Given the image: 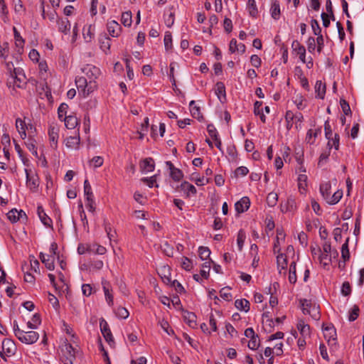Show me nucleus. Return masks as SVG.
Returning <instances> with one entry per match:
<instances>
[{
    "label": "nucleus",
    "instance_id": "f257e3e1",
    "mask_svg": "<svg viewBox=\"0 0 364 364\" xmlns=\"http://www.w3.org/2000/svg\"><path fill=\"white\" fill-rule=\"evenodd\" d=\"M75 84L78 90L79 94L86 97L93 92L96 85L93 82H87V79L85 77H78L75 78Z\"/></svg>",
    "mask_w": 364,
    "mask_h": 364
},
{
    "label": "nucleus",
    "instance_id": "f03ea898",
    "mask_svg": "<svg viewBox=\"0 0 364 364\" xmlns=\"http://www.w3.org/2000/svg\"><path fill=\"white\" fill-rule=\"evenodd\" d=\"M102 287L105 294V299L106 303L109 307H113L114 306V294H113V289L109 282L106 279L102 280Z\"/></svg>",
    "mask_w": 364,
    "mask_h": 364
},
{
    "label": "nucleus",
    "instance_id": "7ed1b4c3",
    "mask_svg": "<svg viewBox=\"0 0 364 364\" xmlns=\"http://www.w3.org/2000/svg\"><path fill=\"white\" fill-rule=\"evenodd\" d=\"M18 333H20V335H18L17 338L21 342L28 345L36 343L39 338L38 333L33 331L19 332Z\"/></svg>",
    "mask_w": 364,
    "mask_h": 364
},
{
    "label": "nucleus",
    "instance_id": "20e7f679",
    "mask_svg": "<svg viewBox=\"0 0 364 364\" xmlns=\"http://www.w3.org/2000/svg\"><path fill=\"white\" fill-rule=\"evenodd\" d=\"M82 72L87 77L90 82L95 83V80L100 75V70L92 65H86L81 68Z\"/></svg>",
    "mask_w": 364,
    "mask_h": 364
},
{
    "label": "nucleus",
    "instance_id": "39448f33",
    "mask_svg": "<svg viewBox=\"0 0 364 364\" xmlns=\"http://www.w3.org/2000/svg\"><path fill=\"white\" fill-rule=\"evenodd\" d=\"M26 177V185L33 191H36L38 186V177L30 168L25 169Z\"/></svg>",
    "mask_w": 364,
    "mask_h": 364
},
{
    "label": "nucleus",
    "instance_id": "423d86ee",
    "mask_svg": "<svg viewBox=\"0 0 364 364\" xmlns=\"http://www.w3.org/2000/svg\"><path fill=\"white\" fill-rule=\"evenodd\" d=\"M323 332L325 338L328 344L333 345L336 340V331L332 324H328L323 326Z\"/></svg>",
    "mask_w": 364,
    "mask_h": 364
},
{
    "label": "nucleus",
    "instance_id": "0eeeda50",
    "mask_svg": "<svg viewBox=\"0 0 364 364\" xmlns=\"http://www.w3.org/2000/svg\"><path fill=\"white\" fill-rule=\"evenodd\" d=\"M107 28L109 34L114 38L118 37L122 32L121 26L114 20L107 22Z\"/></svg>",
    "mask_w": 364,
    "mask_h": 364
},
{
    "label": "nucleus",
    "instance_id": "6e6552de",
    "mask_svg": "<svg viewBox=\"0 0 364 364\" xmlns=\"http://www.w3.org/2000/svg\"><path fill=\"white\" fill-rule=\"evenodd\" d=\"M2 349L7 356H11L15 354L16 347L12 340L6 338L2 341Z\"/></svg>",
    "mask_w": 364,
    "mask_h": 364
},
{
    "label": "nucleus",
    "instance_id": "1a4fd4ad",
    "mask_svg": "<svg viewBox=\"0 0 364 364\" xmlns=\"http://www.w3.org/2000/svg\"><path fill=\"white\" fill-rule=\"evenodd\" d=\"M80 142L79 132H76L75 134L67 137L65 139V146L68 149H77Z\"/></svg>",
    "mask_w": 364,
    "mask_h": 364
},
{
    "label": "nucleus",
    "instance_id": "9d476101",
    "mask_svg": "<svg viewBox=\"0 0 364 364\" xmlns=\"http://www.w3.org/2000/svg\"><path fill=\"white\" fill-rule=\"evenodd\" d=\"M155 163L152 158H146L140 163V168L143 173L151 172L154 170Z\"/></svg>",
    "mask_w": 364,
    "mask_h": 364
},
{
    "label": "nucleus",
    "instance_id": "9b49d317",
    "mask_svg": "<svg viewBox=\"0 0 364 364\" xmlns=\"http://www.w3.org/2000/svg\"><path fill=\"white\" fill-rule=\"evenodd\" d=\"M166 164L170 171V176L172 179L175 181H179L183 176V172L176 168L171 161H166Z\"/></svg>",
    "mask_w": 364,
    "mask_h": 364
},
{
    "label": "nucleus",
    "instance_id": "f8f14e48",
    "mask_svg": "<svg viewBox=\"0 0 364 364\" xmlns=\"http://www.w3.org/2000/svg\"><path fill=\"white\" fill-rule=\"evenodd\" d=\"M58 31L67 35L70 33L71 24L68 18H58L57 21Z\"/></svg>",
    "mask_w": 364,
    "mask_h": 364
},
{
    "label": "nucleus",
    "instance_id": "ddd939ff",
    "mask_svg": "<svg viewBox=\"0 0 364 364\" xmlns=\"http://www.w3.org/2000/svg\"><path fill=\"white\" fill-rule=\"evenodd\" d=\"M14 77V85L17 87H21V83L25 82L26 76L20 68H14V73L11 75Z\"/></svg>",
    "mask_w": 364,
    "mask_h": 364
},
{
    "label": "nucleus",
    "instance_id": "4468645a",
    "mask_svg": "<svg viewBox=\"0 0 364 364\" xmlns=\"http://www.w3.org/2000/svg\"><path fill=\"white\" fill-rule=\"evenodd\" d=\"M100 327L101 332L106 339L107 341L109 342L112 341V335L109 329V325L104 318H101L100 321Z\"/></svg>",
    "mask_w": 364,
    "mask_h": 364
},
{
    "label": "nucleus",
    "instance_id": "2eb2a0df",
    "mask_svg": "<svg viewBox=\"0 0 364 364\" xmlns=\"http://www.w3.org/2000/svg\"><path fill=\"white\" fill-rule=\"evenodd\" d=\"M58 129L55 127H50L48 130V136L50 146L56 149L58 147Z\"/></svg>",
    "mask_w": 364,
    "mask_h": 364
},
{
    "label": "nucleus",
    "instance_id": "dca6fc26",
    "mask_svg": "<svg viewBox=\"0 0 364 364\" xmlns=\"http://www.w3.org/2000/svg\"><path fill=\"white\" fill-rule=\"evenodd\" d=\"M250 199L247 197H242L235 204V210L239 213H244L250 208Z\"/></svg>",
    "mask_w": 364,
    "mask_h": 364
},
{
    "label": "nucleus",
    "instance_id": "f3484780",
    "mask_svg": "<svg viewBox=\"0 0 364 364\" xmlns=\"http://www.w3.org/2000/svg\"><path fill=\"white\" fill-rule=\"evenodd\" d=\"M321 128H318L316 129H309L306 135L305 141L309 144H314L315 143L316 139L319 134H321Z\"/></svg>",
    "mask_w": 364,
    "mask_h": 364
},
{
    "label": "nucleus",
    "instance_id": "a211bd4d",
    "mask_svg": "<svg viewBox=\"0 0 364 364\" xmlns=\"http://www.w3.org/2000/svg\"><path fill=\"white\" fill-rule=\"evenodd\" d=\"M40 259L41 262L45 264L46 268L49 270H53L55 268L54 265V257L53 255L40 253Z\"/></svg>",
    "mask_w": 364,
    "mask_h": 364
},
{
    "label": "nucleus",
    "instance_id": "6ab92c4d",
    "mask_svg": "<svg viewBox=\"0 0 364 364\" xmlns=\"http://www.w3.org/2000/svg\"><path fill=\"white\" fill-rule=\"evenodd\" d=\"M37 213L38 215L43 223V224L46 227H50L52 224L51 219L46 215L44 211L43 208L41 205H38L37 208Z\"/></svg>",
    "mask_w": 364,
    "mask_h": 364
},
{
    "label": "nucleus",
    "instance_id": "aec40b11",
    "mask_svg": "<svg viewBox=\"0 0 364 364\" xmlns=\"http://www.w3.org/2000/svg\"><path fill=\"white\" fill-rule=\"evenodd\" d=\"M14 39H15V45L18 48V52L21 53V50L23 48V46L25 43L24 39L21 37L20 33L17 31L16 27L13 28Z\"/></svg>",
    "mask_w": 364,
    "mask_h": 364
},
{
    "label": "nucleus",
    "instance_id": "412c9836",
    "mask_svg": "<svg viewBox=\"0 0 364 364\" xmlns=\"http://www.w3.org/2000/svg\"><path fill=\"white\" fill-rule=\"evenodd\" d=\"M195 104L196 102L194 100L191 101L189 103L191 113L194 118L201 121L203 119V117L200 112V107L196 106Z\"/></svg>",
    "mask_w": 364,
    "mask_h": 364
},
{
    "label": "nucleus",
    "instance_id": "4be33fe9",
    "mask_svg": "<svg viewBox=\"0 0 364 364\" xmlns=\"http://www.w3.org/2000/svg\"><path fill=\"white\" fill-rule=\"evenodd\" d=\"M270 11H271V16L274 19L278 20L279 18L280 6H279V3L277 0L272 1Z\"/></svg>",
    "mask_w": 364,
    "mask_h": 364
},
{
    "label": "nucleus",
    "instance_id": "5701e85b",
    "mask_svg": "<svg viewBox=\"0 0 364 364\" xmlns=\"http://www.w3.org/2000/svg\"><path fill=\"white\" fill-rule=\"evenodd\" d=\"M315 92L317 97L323 99L326 94V85L321 80H317L315 85Z\"/></svg>",
    "mask_w": 364,
    "mask_h": 364
},
{
    "label": "nucleus",
    "instance_id": "b1692460",
    "mask_svg": "<svg viewBox=\"0 0 364 364\" xmlns=\"http://www.w3.org/2000/svg\"><path fill=\"white\" fill-rule=\"evenodd\" d=\"M297 328L302 337L306 338L310 336V326L306 324L303 321H299L297 324Z\"/></svg>",
    "mask_w": 364,
    "mask_h": 364
},
{
    "label": "nucleus",
    "instance_id": "393cba45",
    "mask_svg": "<svg viewBox=\"0 0 364 364\" xmlns=\"http://www.w3.org/2000/svg\"><path fill=\"white\" fill-rule=\"evenodd\" d=\"M235 306L240 311L247 312L250 310V302L245 299H237L235 301Z\"/></svg>",
    "mask_w": 364,
    "mask_h": 364
},
{
    "label": "nucleus",
    "instance_id": "a878e982",
    "mask_svg": "<svg viewBox=\"0 0 364 364\" xmlns=\"http://www.w3.org/2000/svg\"><path fill=\"white\" fill-rule=\"evenodd\" d=\"M331 184L329 181L324 182L320 185V193L326 200L331 194Z\"/></svg>",
    "mask_w": 364,
    "mask_h": 364
},
{
    "label": "nucleus",
    "instance_id": "bb28decb",
    "mask_svg": "<svg viewBox=\"0 0 364 364\" xmlns=\"http://www.w3.org/2000/svg\"><path fill=\"white\" fill-rule=\"evenodd\" d=\"M65 125L68 129H72L75 128L78 124L77 118L73 115H68L64 118Z\"/></svg>",
    "mask_w": 364,
    "mask_h": 364
},
{
    "label": "nucleus",
    "instance_id": "cd10ccee",
    "mask_svg": "<svg viewBox=\"0 0 364 364\" xmlns=\"http://www.w3.org/2000/svg\"><path fill=\"white\" fill-rule=\"evenodd\" d=\"M285 118L287 122H289V119H291L294 120L296 123L301 122L304 119L303 114L301 112L294 114L291 111H287L286 112Z\"/></svg>",
    "mask_w": 364,
    "mask_h": 364
},
{
    "label": "nucleus",
    "instance_id": "c85d7f7f",
    "mask_svg": "<svg viewBox=\"0 0 364 364\" xmlns=\"http://www.w3.org/2000/svg\"><path fill=\"white\" fill-rule=\"evenodd\" d=\"M343 196L342 191H336L332 196L330 194L326 201L331 205L338 203Z\"/></svg>",
    "mask_w": 364,
    "mask_h": 364
},
{
    "label": "nucleus",
    "instance_id": "c756f323",
    "mask_svg": "<svg viewBox=\"0 0 364 364\" xmlns=\"http://www.w3.org/2000/svg\"><path fill=\"white\" fill-rule=\"evenodd\" d=\"M284 240V234L282 230H277V238L274 243V252H280V244L279 241Z\"/></svg>",
    "mask_w": 364,
    "mask_h": 364
},
{
    "label": "nucleus",
    "instance_id": "7c9ffc66",
    "mask_svg": "<svg viewBox=\"0 0 364 364\" xmlns=\"http://www.w3.org/2000/svg\"><path fill=\"white\" fill-rule=\"evenodd\" d=\"M246 239V234L243 230H240L237 236V244L239 251H242L245 241Z\"/></svg>",
    "mask_w": 364,
    "mask_h": 364
},
{
    "label": "nucleus",
    "instance_id": "2f4dec72",
    "mask_svg": "<svg viewBox=\"0 0 364 364\" xmlns=\"http://www.w3.org/2000/svg\"><path fill=\"white\" fill-rule=\"evenodd\" d=\"M184 318L190 327L195 328L196 326V316L194 313L187 312Z\"/></svg>",
    "mask_w": 364,
    "mask_h": 364
},
{
    "label": "nucleus",
    "instance_id": "473e14b6",
    "mask_svg": "<svg viewBox=\"0 0 364 364\" xmlns=\"http://www.w3.org/2000/svg\"><path fill=\"white\" fill-rule=\"evenodd\" d=\"M132 16L131 11H125V12L122 13V18H121L122 23L126 27L130 26L132 23Z\"/></svg>",
    "mask_w": 364,
    "mask_h": 364
},
{
    "label": "nucleus",
    "instance_id": "72a5a7b5",
    "mask_svg": "<svg viewBox=\"0 0 364 364\" xmlns=\"http://www.w3.org/2000/svg\"><path fill=\"white\" fill-rule=\"evenodd\" d=\"M327 146H328L327 150H326L325 151L321 153L319 156V160H318V165L319 166H321L323 164V161H326L328 159V156H330L331 149V146L330 141H328Z\"/></svg>",
    "mask_w": 364,
    "mask_h": 364
},
{
    "label": "nucleus",
    "instance_id": "f704fd0d",
    "mask_svg": "<svg viewBox=\"0 0 364 364\" xmlns=\"http://www.w3.org/2000/svg\"><path fill=\"white\" fill-rule=\"evenodd\" d=\"M289 281L291 284H295L296 282V263L292 262L289 266Z\"/></svg>",
    "mask_w": 364,
    "mask_h": 364
},
{
    "label": "nucleus",
    "instance_id": "c9c22d12",
    "mask_svg": "<svg viewBox=\"0 0 364 364\" xmlns=\"http://www.w3.org/2000/svg\"><path fill=\"white\" fill-rule=\"evenodd\" d=\"M41 318L40 316L38 314H35L31 321H28L27 323V326L29 328L34 329L36 328L38 325L41 324Z\"/></svg>",
    "mask_w": 364,
    "mask_h": 364
},
{
    "label": "nucleus",
    "instance_id": "e433bc0d",
    "mask_svg": "<svg viewBox=\"0 0 364 364\" xmlns=\"http://www.w3.org/2000/svg\"><path fill=\"white\" fill-rule=\"evenodd\" d=\"M216 89H215V93L218 95L220 100H221V96L223 97H225V85L221 82H218L216 83Z\"/></svg>",
    "mask_w": 364,
    "mask_h": 364
},
{
    "label": "nucleus",
    "instance_id": "4c0bfd02",
    "mask_svg": "<svg viewBox=\"0 0 364 364\" xmlns=\"http://www.w3.org/2000/svg\"><path fill=\"white\" fill-rule=\"evenodd\" d=\"M348 241L349 238H347L346 242L342 245L341 247V257L345 261L348 260L350 258Z\"/></svg>",
    "mask_w": 364,
    "mask_h": 364
},
{
    "label": "nucleus",
    "instance_id": "58836bf2",
    "mask_svg": "<svg viewBox=\"0 0 364 364\" xmlns=\"http://www.w3.org/2000/svg\"><path fill=\"white\" fill-rule=\"evenodd\" d=\"M114 313L116 314V316L119 318H127L129 315V311H127V309L124 307H122V306H119L118 307L117 309H114Z\"/></svg>",
    "mask_w": 364,
    "mask_h": 364
},
{
    "label": "nucleus",
    "instance_id": "ea45409f",
    "mask_svg": "<svg viewBox=\"0 0 364 364\" xmlns=\"http://www.w3.org/2000/svg\"><path fill=\"white\" fill-rule=\"evenodd\" d=\"M291 48L293 50L296 51L299 55H303L304 53H306L304 46L301 45L298 41H294L291 43Z\"/></svg>",
    "mask_w": 364,
    "mask_h": 364
},
{
    "label": "nucleus",
    "instance_id": "a19ab883",
    "mask_svg": "<svg viewBox=\"0 0 364 364\" xmlns=\"http://www.w3.org/2000/svg\"><path fill=\"white\" fill-rule=\"evenodd\" d=\"M278 267L280 268L279 273L281 274L282 269H285L287 265V262L285 256L283 254H279L277 257Z\"/></svg>",
    "mask_w": 364,
    "mask_h": 364
},
{
    "label": "nucleus",
    "instance_id": "79ce46f5",
    "mask_svg": "<svg viewBox=\"0 0 364 364\" xmlns=\"http://www.w3.org/2000/svg\"><path fill=\"white\" fill-rule=\"evenodd\" d=\"M278 200V196L275 193H269L267 197V203L269 207H274Z\"/></svg>",
    "mask_w": 364,
    "mask_h": 364
},
{
    "label": "nucleus",
    "instance_id": "37998d69",
    "mask_svg": "<svg viewBox=\"0 0 364 364\" xmlns=\"http://www.w3.org/2000/svg\"><path fill=\"white\" fill-rule=\"evenodd\" d=\"M301 309L304 314H311V309L313 307V305L311 302L306 299H304L301 301Z\"/></svg>",
    "mask_w": 364,
    "mask_h": 364
},
{
    "label": "nucleus",
    "instance_id": "c03bdc74",
    "mask_svg": "<svg viewBox=\"0 0 364 364\" xmlns=\"http://www.w3.org/2000/svg\"><path fill=\"white\" fill-rule=\"evenodd\" d=\"M247 7L250 16H255L257 14V8L256 6L255 0H248Z\"/></svg>",
    "mask_w": 364,
    "mask_h": 364
},
{
    "label": "nucleus",
    "instance_id": "a18cd8bd",
    "mask_svg": "<svg viewBox=\"0 0 364 364\" xmlns=\"http://www.w3.org/2000/svg\"><path fill=\"white\" fill-rule=\"evenodd\" d=\"M210 269V262L207 261L205 262L202 265V269L200 270V275L207 279L209 276V272Z\"/></svg>",
    "mask_w": 364,
    "mask_h": 364
},
{
    "label": "nucleus",
    "instance_id": "49530a36",
    "mask_svg": "<svg viewBox=\"0 0 364 364\" xmlns=\"http://www.w3.org/2000/svg\"><path fill=\"white\" fill-rule=\"evenodd\" d=\"M84 193L86 198H94L92 187L87 180L84 181Z\"/></svg>",
    "mask_w": 364,
    "mask_h": 364
},
{
    "label": "nucleus",
    "instance_id": "de8ad7c7",
    "mask_svg": "<svg viewBox=\"0 0 364 364\" xmlns=\"http://www.w3.org/2000/svg\"><path fill=\"white\" fill-rule=\"evenodd\" d=\"M331 255H328L327 253H321L318 259L321 264H322L324 267L328 266L331 262Z\"/></svg>",
    "mask_w": 364,
    "mask_h": 364
},
{
    "label": "nucleus",
    "instance_id": "09e8293b",
    "mask_svg": "<svg viewBox=\"0 0 364 364\" xmlns=\"http://www.w3.org/2000/svg\"><path fill=\"white\" fill-rule=\"evenodd\" d=\"M198 253L200 259L202 260H205L209 257L210 251L209 248L206 247H200L198 249Z\"/></svg>",
    "mask_w": 364,
    "mask_h": 364
},
{
    "label": "nucleus",
    "instance_id": "8fccbe9b",
    "mask_svg": "<svg viewBox=\"0 0 364 364\" xmlns=\"http://www.w3.org/2000/svg\"><path fill=\"white\" fill-rule=\"evenodd\" d=\"M104 162V159L102 156H97L93 157L90 161V164L91 166H92L95 168L100 167Z\"/></svg>",
    "mask_w": 364,
    "mask_h": 364
},
{
    "label": "nucleus",
    "instance_id": "3c124183",
    "mask_svg": "<svg viewBox=\"0 0 364 364\" xmlns=\"http://www.w3.org/2000/svg\"><path fill=\"white\" fill-rule=\"evenodd\" d=\"M311 25L314 35L317 36H318V35H321V28L317 20L312 19L311 21Z\"/></svg>",
    "mask_w": 364,
    "mask_h": 364
},
{
    "label": "nucleus",
    "instance_id": "603ef678",
    "mask_svg": "<svg viewBox=\"0 0 364 364\" xmlns=\"http://www.w3.org/2000/svg\"><path fill=\"white\" fill-rule=\"evenodd\" d=\"M351 286L348 282H344L341 287V294L345 296H348L351 294Z\"/></svg>",
    "mask_w": 364,
    "mask_h": 364
},
{
    "label": "nucleus",
    "instance_id": "864d4df0",
    "mask_svg": "<svg viewBox=\"0 0 364 364\" xmlns=\"http://www.w3.org/2000/svg\"><path fill=\"white\" fill-rule=\"evenodd\" d=\"M9 43L5 42L2 46L0 45V57L4 60H6L9 53Z\"/></svg>",
    "mask_w": 364,
    "mask_h": 364
},
{
    "label": "nucleus",
    "instance_id": "5fc2aeb1",
    "mask_svg": "<svg viewBox=\"0 0 364 364\" xmlns=\"http://www.w3.org/2000/svg\"><path fill=\"white\" fill-rule=\"evenodd\" d=\"M220 296L225 301L232 299V294L230 292V289L228 287L223 288L220 291Z\"/></svg>",
    "mask_w": 364,
    "mask_h": 364
},
{
    "label": "nucleus",
    "instance_id": "6e6d98bb",
    "mask_svg": "<svg viewBox=\"0 0 364 364\" xmlns=\"http://www.w3.org/2000/svg\"><path fill=\"white\" fill-rule=\"evenodd\" d=\"M16 214H18V210L16 209H12L7 213V218L13 223H16L19 220L18 216Z\"/></svg>",
    "mask_w": 364,
    "mask_h": 364
},
{
    "label": "nucleus",
    "instance_id": "4d7b16f0",
    "mask_svg": "<svg viewBox=\"0 0 364 364\" xmlns=\"http://www.w3.org/2000/svg\"><path fill=\"white\" fill-rule=\"evenodd\" d=\"M359 307L355 305L349 313L348 320L350 321H355L359 315Z\"/></svg>",
    "mask_w": 364,
    "mask_h": 364
},
{
    "label": "nucleus",
    "instance_id": "13d9d810",
    "mask_svg": "<svg viewBox=\"0 0 364 364\" xmlns=\"http://www.w3.org/2000/svg\"><path fill=\"white\" fill-rule=\"evenodd\" d=\"M26 146L28 149L36 156H38L37 148L35 144V141L33 139H29L28 141L26 143Z\"/></svg>",
    "mask_w": 364,
    "mask_h": 364
},
{
    "label": "nucleus",
    "instance_id": "bf43d9fd",
    "mask_svg": "<svg viewBox=\"0 0 364 364\" xmlns=\"http://www.w3.org/2000/svg\"><path fill=\"white\" fill-rule=\"evenodd\" d=\"M259 346V339L258 336L250 339L248 343V348L252 350L257 349Z\"/></svg>",
    "mask_w": 364,
    "mask_h": 364
},
{
    "label": "nucleus",
    "instance_id": "052dcab7",
    "mask_svg": "<svg viewBox=\"0 0 364 364\" xmlns=\"http://www.w3.org/2000/svg\"><path fill=\"white\" fill-rule=\"evenodd\" d=\"M324 131L326 138L331 142V138L333 135L332 129L328 121H326L324 124Z\"/></svg>",
    "mask_w": 364,
    "mask_h": 364
},
{
    "label": "nucleus",
    "instance_id": "680f3d73",
    "mask_svg": "<svg viewBox=\"0 0 364 364\" xmlns=\"http://www.w3.org/2000/svg\"><path fill=\"white\" fill-rule=\"evenodd\" d=\"M207 131L210 136L214 140L218 137L217 129L213 124H208L207 127Z\"/></svg>",
    "mask_w": 364,
    "mask_h": 364
},
{
    "label": "nucleus",
    "instance_id": "e2e57ef3",
    "mask_svg": "<svg viewBox=\"0 0 364 364\" xmlns=\"http://www.w3.org/2000/svg\"><path fill=\"white\" fill-rule=\"evenodd\" d=\"M89 250H92L91 245L80 244L77 247V252L80 255L85 254L89 252Z\"/></svg>",
    "mask_w": 364,
    "mask_h": 364
},
{
    "label": "nucleus",
    "instance_id": "0e129e2a",
    "mask_svg": "<svg viewBox=\"0 0 364 364\" xmlns=\"http://www.w3.org/2000/svg\"><path fill=\"white\" fill-rule=\"evenodd\" d=\"M86 208L88 211L91 213H94L95 210V202L94 198H86Z\"/></svg>",
    "mask_w": 364,
    "mask_h": 364
},
{
    "label": "nucleus",
    "instance_id": "69168bd1",
    "mask_svg": "<svg viewBox=\"0 0 364 364\" xmlns=\"http://www.w3.org/2000/svg\"><path fill=\"white\" fill-rule=\"evenodd\" d=\"M250 62L252 65L257 68L261 66L262 60L257 55H252L250 57Z\"/></svg>",
    "mask_w": 364,
    "mask_h": 364
},
{
    "label": "nucleus",
    "instance_id": "338daca9",
    "mask_svg": "<svg viewBox=\"0 0 364 364\" xmlns=\"http://www.w3.org/2000/svg\"><path fill=\"white\" fill-rule=\"evenodd\" d=\"M82 292L85 296H89L92 293V288L89 284H84L82 285Z\"/></svg>",
    "mask_w": 364,
    "mask_h": 364
},
{
    "label": "nucleus",
    "instance_id": "774afa93",
    "mask_svg": "<svg viewBox=\"0 0 364 364\" xmlns=\"http://www.w3.org/2000/svg\"><path fill=\"white\" fill-rule=\"evenodd\" d=\"M182 186L187 190L188 194L195 195L197 192L196 187L188 182H184Z\"/></svg>",
    "mask_w": 364,
    "mask_h": 364
}]
</instances>
